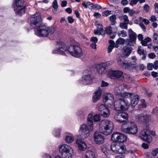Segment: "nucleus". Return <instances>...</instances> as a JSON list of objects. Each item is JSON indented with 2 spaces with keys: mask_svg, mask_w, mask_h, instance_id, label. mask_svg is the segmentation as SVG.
Instances as JSON below:
<instances>
[{
  "mask_svg": "<svg viewBox=\"0 0 158 158\" xmlns=\"http://www.w3.org/2000/svg\"><path fill=\"white\" fill-rule=\"evenodd\" d=\"M97 108L99 114L105 117H108L110 114V112L108 108L103 104H98Z\"/></svg>",
  "mask_w": 158,
  "mask_h": 158,
  "instance_id": "nucleus-11",
  "label": "nucleus"
},
{
  "mask_svg": "<svg viewBox=\"0 0 158 158\" xmlns=\"http://www.w3.org/2000/svg\"><path fill=\"white\" fill-rule=\"evenodd\" d=\"M95 25L97 26V28L99 31V35H102L104 33V31L103 29L102 25L100 23H97V22L95 23Z\"/></svg>",
  "mask_w": 158,
  "mask_h": 158,
  "instance_id": "nucleus-27",
  "label": "nucleus"
},
{
  "mask_svg": "<svg viewBox=\"0 0 158 158\" xmlns=\"http://www.w3.org/2000/svg\"><path fill=\"white\" fill-rule=\"evenodd\" d=\"M152 134V132L151 131L145 129L140 132V137L142 140L150 143L152 141V137L151 135Z\"/></svg>",
  "mask_w": 158,
  "mask_h": 158,
  "instance_id": "nucleus-9",
  "label": "nucleus"
},
{
  "mask_svg": "<svg viewBox=\"0 0 158 158\" xmlns=\"http://www.w3.org/2000/svg\"><path fill=\"white\" fill-rule=\"evenodd\" d=\"M24 1L23 0H15V3L17 7H21L23 5Z\"/></svg>",
  "mask_w": 158,
  "mask_h": 158,
  "instance_id": "nucleus-36",
  "label": "nucleus"
},
{
  "mask_svg": "<svg viewBox=\"0 0 158 158\" xmlns=\"http://www.w3.org/2000/svg\"><path fill=\"white\" fill-rule=\"evenodd\" d=\"M56 28L54 26L50 27L44 25H41L37 29V33L39 36L43 37H47L49 35L52 34L55 32Z\"/></svg>",
  "mask_w": 158,
  "mask_h": 158,
  "instance_id": "nucleus-3",
  "label": "nucleus"
},
{
  "mask_svg": "<svg viewBox=\"0 0 158 158\" xmlns=\"http://www.w3.org/2000/svg\"><path fill=\"white\" fill-rule=\"evenodd\" d=\"M126 65L127 66L126 68H124L125 69H127L131 70L135 69V63L134 61L132 62L127 63Z\"/></svg>",
  "mask_w": 158,
  "mask_h": 158,
  "instance_id": "nucleus-25",
  "label": "nucleus"
},
{
  "mask_svg": "<svg viewBox=\"0 0 158 158\" xmlns=\"http://www.w3.org/2000/svg\"><path fill=\"white\" fill-rule=\"evenodd\" d=\"M148 56L150 58L152 59H154L156 56V55L154 53H151L149 54Z\"/></svg>",
  "mask_w": 158,
  "mask_h": 158,
  "instance_id": "nucleus-62",
  "label": "nucleus"
},
{
  "mask_svg": "<svg viewBox=\"0 0 158 158\" xmlns=\"http://www.w3.org/2000/svg\"><path fill=\"white\" fill-rule=\"evenodd\" d=\"M106 69L102 63L98 64L97 65V70H104Z\"/></svg>",
  "mask_w": 158,
  "mask_h": 158,
  "instance_id": "nucleus-48",
  "label": "nucleus"
},
{
  "mask_svg": "<svg viewBox=\"0 0 158 158\" xmlns=\"http://www.w3.org/2000/svg\"><path fill=\"white\" fill-rule=\"evenodd\" d=\"M118 36H122V37H125L127 36V32L124 30H123L121 31H119L117 33Z\"/></svg>",
  "mask_w": 158,
  "mask_h": 158,
  "instance_id": "nucleus-37",
  "label": "nucleus"
},
{
  "mask_svg": "<svg viewBox=\"0 0 158 158\" xmlns=\"http://www.w3.org/2000/svg\"><path fill=\"white\" fill-rule=\"evenodd\" d=\"M79 132L81 133V137L83 139L87 138L89 135V130L88 126L83 124L80 127Z\"/></svg>",
  "mask_w": 158,
  "mask_h": 158,
  "instance_id": "nucleus-12",
  "label": "nucleus"
},
{
  "mask_svg": "<svg viewBox=\"0 0 158 158\" xmlns=\"http://www.w3.org/2000/svg\"><path fill=\"white\" fill-rule=\"evenodd\" d=\"M130 98H131V101L133 100H134L135 99L139 100V96L135 93H132Z\"/></svg>",
  "mask_w": 158,
  "mask_h": 158,
  "instance_id": "nucleus-41",
  "label": "nucleus"
},
{
  "mask_svg": "<svg viewBox=\"0 0 158 158\" xmlns=\"http://www.w3.org/2000/svg\"><path fill=\"white\" fill-rule=\"evenodd\" d=\"M93 3H91L89 2H86V3H85V2H83L82 3V5L83 6H84V7L85 8H87L88 7V6H90L91 5H92V6L93 5Z\"/></svg>",
  "mask_w": 158,
  "mask_h": 158,
  "instance_id": "nucleus-46",
  "label": "nucleus"
},
{
  "mask_svg": "<svg viewBox=\"0 0 158 158\" xmlns=\"http://www.w3.org/2000/svg\"><path fill=\"white\" fill-rule=\"evenodd\" d=\"M147 69L149 70H152L153 69V64L151 63L148 64L147 65Z\"/></svg>",
  "mask_w": 158,
  "mask_h": 158,
  "instance_id": "nucleus-54",
  "label": "nucleus"
},
{
  "mask_svg": "<svg viewBox=\"0 0 158 158\" xmlns=\"http://www.w3.org/2000/svg\"><path fill=\"white\" fill-rule=\"evenodd\" d=\"M125 40L123 38H119L116 41V43L118 44H123L125 43Z\"/></svg>",
  "mask_w": 158,
  "mask_h": 158,
  "instance_id": "nucleus-39",
  "label": "nucleus"
},
{
  "mask_svg": "<svg viewBox=\"0 0 158 158\" xmlns=\"http://www.w3.org/2000/svg\"><path fill=\"white\" fill-rule=\"evenodd\" d=\"M137 52L140 55H143L146 53V52H144L143 49H141V46L138 47Z\"/></svg>",
  "mask_w": 158,
  "mask_h": 158,
  "instance_id": "nucleus-44",
  "label": "nucleus"
},
{
  "mask_svg": "<svg viewBox=\"0 0 158 158\" xmlns=\"http://www.w3.org/2000/svg\"><path fill=\"white\" fill-rule=\"evenodd\" d=\"M68 47L63 42H59L57 43L56 49L52 51L53 54H58L62 55H65V52H68Z\"/></svg>",
  "mask_w": 158,
  "mask_h": 158,
  "instance_id": "nucleus-7",
  "label": "nucleus"
},
{
  "mask_svg": "<svg viewBox=\"0 0 158 158\" xmlns=\"http://www.w3.org/2000/svg\"><path fill=\"white\" fill-rule=\"evenodd\" d=\"M143 9L146 12H148L149 9H150L149 6L147 4H145L143 6Z\"/></svg>",
  "mask_w": 158,
  "mask_h": 158,
  "instance_id": "nucleus-50",
  "label": "nucleus"
},
{
  "mask_svg": "<svg viewBox=\"0 0 158 158\" xmlns=\"http://www.w3.org/2000/svg\"><path fill=\"white\" fill-rule=\"evenodd\" d=\"M114 48L113 46L109 45L108 47L107 52L108 53H110Z\"/></svg>",
  "mask_w": 158,
  "mask_h": 158,
  "instance_id": "nucleus-63",
  "label": "nucleus"
},
{
  "mask_svg": "<svg viewBox=\"0 0 158 158\" xmlns=\"http://www.w3.org/2000/svg\"><path fill=\"white\" fill-rule=\"evenodd\" d=\"M85 114L86 113L85 111L82 109L79 110L77 113L78 115L81 118H83Z\"/></svg>",
  "mask_w": 158,
  "mask_h": 158,
  "instance_id": "nucleus-34",
  "label": "nucleus"
},
{
  "mask_svg": "<svg viewBox=\"0 0 158 158\" xmlns=\"http://www.w3.org/2000/svg\"><path fill=\"white\" fill-rule=\"evenodd\" d=\"M111 11L106 10L103 13V15L104 16H107L111 14Z\"/></svg>",
  "mask_w": 158,
  "mask_h": 158,
  "instance_id": "nucleus-49",
  "label": "nucleus"
},
{
  "mask_svg": "<svg viewBox=\"0 0 158 158\" xmlns=\"http://www.w3.org/2000/svg\"><path fill=\"white\" fill-rule=\"evenodd\" d=\"M129 104L127 100L124 98H119L115 102L114 109L116 110L126 111L129 108Z\"/></svg>",
  "mask_w": 158,
  "mask_h": 158,
  "instance_id": "nucleus-4",
  "label": "nucleus"
},
{
  "mask_svg": "<svg viewBox=\"0 0 158 158\" xmlns=\"http://www.w3.org/2000/svg\"><path fill=\"white\" fill-rule=\"evenodd\" d=\"M118 149L117 153L119 154H123L126 152V148L124 145H118Z\"/></svg>",
  "mask_w": 158,
  "mask_h": 158,
  "instance_id": "nucleus-26",
  "label": "nucleus"
},
{
  "mask_svg": "<svg viewBox=\"0 0 158 158\" xmlns=\"http://www.w3.org/2000/svg\"><path fill=\"white\" fill-rule=\"evenodd\" d=\"M121 130L123 132L130 134H135L137 133L138 129L135 123L131 121H129L123 124L121 126Z\"/></svg>",
  "mask_w": 158,
  "mask_h": 158,
  "instance_id": "nucleus-2",
  "label": "nucleus"
},
{
  "mask_svg": "<svg viewBox=\"0 0 158 158\" xmlns=\"http://www.w3.org/2000/svg\"><path fill=\"white\" fill-rule=\"evenodd\" d=\"M121 118L124 120V122L127 121L128 119V114L125 112H120Z\"/></svg>",
  "mask_w": 158,
  "mask_h": 158,
  "instance_id": "nucleus-30",
  "label": "nucleus"
},
{
  "mask_svg": "<svg viewBox=\"0 0 158 158\" xmlns=\"http://www.w3.org/2000/svg\"><path fill=\"white\" fill-rule=\"evenodd\" d=\"M153 68L155 69H157L158 68V60L156 61L154 63Z\"/></svg>",
  "mask_w": 158,
  "mask_h": 158,
  "instance_id": "nucleus-58",
  "label": "nucleus"
},
{
  "mask_svg": "<svg viewBox=\"0 0 158 158\" xmlns=\"http://www.w3.org/2000/svg\"><path fill=\"white\" fill-rule=\"evenodd\" d=\"M118 147V145L115 144V143L112 144L110 145V149L114 153H117Z\"/></svg>",
  "mask_w": 158,
  "mask_h": 158,
  "instance_id": "nucleus-32",
  "label": "nucleus"
},
{
  "mask_svg": "<svg viewBox=\"0 0 158 158\" xmlns=\"http://www.w3.org/2000/svg\"><path fill=\"white\" fill-rule=\"evenodd\" d=\"M115 90V91H117V95L120 94L122 97L125 98H130L132 94L131 93H129L128 92H125L122 94L121 90H119L118 88H116Z\"/></svg>",
  "mask_w": 158,
  "mask_h": 158,
  "instance_id": "nucleus-21",
  "label": "nucleus"
},
{
  "mask_svg": "<svg viewBox=\"0 0 158 158\" xmlns=\"http://www.w3.org/2000/svg\"><path fill=\"white\" fill-rule=\"evenodd\" d=\"M25 6H23L18 11L16 12V14H17L20 15H21L22 14H24L25 12Z\"/></svg>",
  "mask_w": 158,
  "mask_h": 158,
  "instance_id": "nucleus-38",
  "label": "nucleus"
},
{
  "mask_svg": "<svg viewBox=\"0 0 158 158\" xmlns=\"http://www.w3.org/2000/svg\"><path fill=\"white\" fill-rule=\"evenodd\" d=\"M93 77L90 74L83 76L80 80L79 82L82 84H91L93 82Z\"/></svg>",
  "mask_w": 158,
  "mask_h": 158,
  "instance_id": "nucleus-13",
  "label": "nucleus"
},
{
  "mask_svg": "<svg viewBox=\"0 0 158 158\" xmlns=\"http://www.w3.org/2000/svg\"><path fill=\"white\" fill-rule=\"evenodd\" d=\"M87 121H88V125L90 128V130L93 131V115L91 114H89L88 116Z\"/></svg>",
  "mask_w": 158,
  "mask_h": 158,
  "instance_id": "nucleus-22",
  "label": "nucleus"
},
{
  "mask_svg": "<svg viewBox=\"0 0 158 158\" xmlns=\"http://www.w3.org/2000/svg\"><path fill=\"white\" fill-rule=\"evenodd\" d=\"M106 34H111L112 33V28L110 26L109 27H107L106 28Z\"/></svg>",
  "mask_w": 158,
  "mask_h": 158,
  "instance_id": "nucleus-42",
  "label": "nucleus"
},
{
  "mask_svg": "<svg viewBox=\"0 0 158 158\" xmlns=\"http://www.w3.org/2000/svg\"><path fill=\"white\" fill-rule=\"evenodd\" d=\"M116 17L115 15H112L109 17V19L111 22V24L112 25H114L116 23Z\"/></svg>",
  "mask_w": 158,
  "mask_h": 158,
  "instance_id": "nucleus-29",
  "label": "nucleus"
},
{
  "mask_svg": "<svg viewBox=\"0 0 158 158\" xmlns=\"http://www.w3.org/2000/svg\"><path fill=\"white\" fill-rule=\"evenodd\" d=\"M102 94V90L100 88H98L94 94L93 97V101L95 102L98 101L101 98Z\"/></svg>",
  "mask_w": 158,
  "mask_h": 158,
  "instance_id": "nucleus-17",
  "label": "nucleus"
},
{
  "mask_svg": "<svg viewBox=\"0 0 158 158\" xmlns=\"http://www.w3.org/2000/svg\"><path fill=\"white\" fill-rule=\"evenodd\" d=\"M52 6L54 9H56L58 7V5L57 4V1L56 0H55L52 2Z\"/></svg>",
  "mask_w": 158,
  "mask_h": 158,
  "instance_id": "nucleus-47",
  "label": "nucleus"
},
{
  "mask_svg": "<svg viewBox=\"0 0 158 158\" xmlns=\"http://www.w3.org/2000/svg\"><path fill=\"white\" fill-rule=\"evenodd\" d=\"M157 153H158V148L154 149L152 152V154L154 156H156Z\"/></svg>",
  "mask_w": 158,
  "mask_h": 158,
  "instance_id": "nucleus-53",
  "label": "nucleus"
},
{
  "mask_svg": "<svg viewBox=\"0 0 158 158\" xmlns=\"http://www.w3.org/2000/svg\"><path fill=\"white\" fill-rule=\"evenodd\" d=\"M128 24L125 22L122 23H120L119 26L122 29H127V24Z\"/></svg>",
  "mask_w": 158,
  "mask_h": 158,
  "instance_id": "nucleus-45",
  "label": "nucleus"
},
{
  "mask_svg": "<svg viewBox=\"0 0 158 158\" xmlns=\"http://www.w3.org/2000/svg\"><path fill=\"white\" fill-rule=\"evenodd\" d=\"M127 137L124 134L118 132H114L111 135V139L113 141L123 143L127 140Z\"/></svg>",
  "mask_w": 158,
  "mask_h": 158,
  "instance_id": "nucleus-10",
  "label": "nucleus"
},
{
  "mask_svg": "<svg viewBox=\"0 0 158 158\" xmlns=\"http://www.w3.org/2000/svg\"><path fill=\"white\" fill-rule=\"evenodd\" d=\"M114 63V61L113 60H110L106 62L102 63L104 67L106 69V67H109Z\"/></svg>",
  "mask_w": 158,
  "mask_h": 158,
  "instance_id": "nucleus-31",
  "label": "nucleus"
},
{
  "mask_svg": "<svg viewBox=\"0 0 158 158\" xmlns=\"http://www.w3.org/2000/svg\"><path fill=\"white\" fill-rule=\"evenodd\" d=\"M76 143L78 146L79 149L81 151H84L87 148V146L85 143L81 139H77L76 140Z\"/></svg>",
  "mask_w": 158,
  "mask_h": 158,
  "instance_id": "nucleus-20",
  "label": "nucleus"
},
{
  "mask_svg": "<svg viewBox=\"0 0 158 158\" xmlns=\"http://www.w3.org/2000/svg\"><path fill=\"white\" fill-rule=\"evenodd\" d=\"M138 2V0H131L129 4L130 5L133 6L136 4Z\"/></svg>",
  "mask_w": 158,
  "mask_h": 158,
  "instance_id": "nucleus-51",
  "label": "nucleus"
},
{
  "mask_svg": "<svg viewBox=\"0 0 158 158\" xmlns=\"http://www.w3.org/2000/svg\"><path fill=\"white\" fill-rule=\"evenodd\" d=\"M95 155L94 152L91 150L86 151L85 158H95Z\"/></svg>",
  "mask_w": 158,
  "mask_h": 158,
  "instance_id": "nucleus-23",
  "label": "nucleus"
},
{
  "mask_svg": "<svg viewBox=\"0 0 158 158\" xmlns=\"http://www.w3.org/2000/svg\"><path fill=\"white\" fill-rule=\"evenodd\" d=\"M123 73L119 70H111L109 71V75L111 78L118 79L121 77Z\"/></svg>",
  "mask_w": 158,
  "mask_h": 158,
  "instance_id": "nucleus-16",
  "label": "nucleus"
},
{
  "mask_svg": "<svg viewBox=\"0 0 158 158\" xmlns=\"http://www.w3.org/2000/svg\"><path fill=\"white\" fill-rule=\"evenodd\" d=\"M74 139V137L70 135L67 136L65 138L66 141L68 143H72Z\"/></svg>",
  "mask_w": 158,
  "mask_h": 158,
  "instance_id": "nucleus-35",
  "label": "nucleus"
},
{
  "mask_svg": "<svg viewBox=\"0 0 158 158\" xmlns=\"http://www.w3.org/2000/svg\"><path fill=\"white\" fill-rule=\"evenodd\" d=\"M114 119L117 121V122L122 123L124 122V120L121 118L120 113H115L114 116Z\"/></svg>",
  "mask_w": 158,
  "mask_h": 158,
  "instance_id": "nucleus-28",
  "label": "nucleus"
},
{
  "mask_svg": "<svg viewBox=\"0 0 158 158\" xmlns=\"http://www.w3.org/2000/svg\"><path fill=\"white\" fill-rule=\"evenodd\" d=\"M132 50V48H131L128 47L126 48L124 51V55L127 56H129L131 54Z\"/></svg>",
  "mask_w": 158,
  "mask_h": 158,
  "instance_id": "nucleus-33",
  "label": "nucleus"
},
{
  "mask_svg": "<svg viewBox=\"0 0 158 158\" xmlns=\"http://www.w3.org/2000/svg\"><path fill=\"white\" fill-rule=\"evenodd\" d=\"M114 126L113 123L109 120H102L100 122L99 131L105 135H108L112 132Z\"/></svg>",
  "mask_w": 158,
  "mask_h": 158,
  "instance_id": "nucleus-1",
  "label": "nucleus"
},
{
  "mask_svg": "<svg viewBox=\"0 0 158 158\" xmlns=\"http://www.w3.org/2000/svg\"><path fill=\"white\" fill-rule=\"evenodd\" d=\"M117 62L119 66L123 68H126L127 66L126 65L127 63L126 62V61L123 58L121 59L120 58H118Z\"/></svg>",
  "mask_w": 158,
  "mask_h": 158,
  "instance_id": "nucleus-24",
  "label": "nucleus"
},
{
  "mask_svg": "<svg viewBox=\"0 0 158 158\" xmlns=\"http://www.w3.org/2000/svg\"><path fill=\"white\" fill-rule=\"evenodd\" d=\"M68 52H69L72 56L75 57H79L82 56V49L77 45H70L68 47Z\"/></svg>",
  "mask_w": 158,
  "mask_h": 158,
  "instance_id": "nucleus-6",
  "label": "nucleus"
},
{
  "mask_svg": "<svg viewBox=\"0 0 158 158\" xmlns=\"http://www.w3.org/2000/svg\"><path fill=\"white\" fill-rule=\"evenodd\" d=\"M59 150L63 158H71L73 152V149L70 146L65 144L59 146Z\"/></svg>",
  "mask_w": 158,
  "mask_h": 158,
  "instance_id": "nucleus-5",
  "label": "nucleus"
},
{
  "mask_svg": "<svg viewBox=\"0 0 158 158\" xmlns=\"http://www.w3.org/2000/svg\"><path fill=\"white\" fill-rule=\"evenodd\" d=\"M93 119L95 122L99 121L101 119V117L99 114H95L93 117Z\"/></svg>",
  "mask_w": 158,
  "mask_h": 158,
  "instance_id": "nucleus-43",
  "label": "nucleus"
},
{
  "mask_svg": "<svg viewBox=\"0 0 158 158\" xmlns=\"http://www.w3.org/2000/svg\"><path fill=\"white\" fill-rule=\"evenodd\" d=\"M128 34L129 39L126 40V43L127 45L134 46L136 44L137 37L136 34L131 28L128 30Z\"/></svg>",
  "mask_w": 158,
  "mask_h": 158,
  "instance_id": "nucleus-8",
  "label": "nucleus"
},
{
  "mask_svg": "<svg viewBox=\"0 0 158 158\" xmlns=\"http://www.w3.org/2000/svg\"><path fill=\"white\" fill-rule=\"evenodd\" d=\"M68 20L69 23H73L74 21V19L71 16H69L68 17Z\"/></svg>",
  "mask_w": 158,
  "mask_h": 158,
  "instance_id": "nucleus-59",
  "label": "nucleus"
},
{
  "mask_svg": "<svg viewBox=\"0 0 158 158\" xmlns=\"http://www.w3.org/2000/svg\"><path fill=\"white\" fill-rule=\"evenodd\" d=\"M91 7L94 8H97L98 9H100L102 8L101 6L100 5L97 4H93V5L91 6Z\"/></svg>",
  "mask_w": 158,
  "mask_h": 158,
  "instance_id": "nucleus-55",
  "label": "nucleus"
},
{
  "mask_svg": "<svg viewBox=\"0 0 158 158\" xmlns=\"http://www.w3.org/2000/svg\"><path fill=\"white\" fill-rule=\"evenodd\" d=\"M41 21V18L39 13H36L32 15L31 18V25L35 26L39 23Z\"/></svg>",
  "mask_w": 158,
  "mask_h": 158,
  "instance_id": "nucleus-15",
  "label": "nucleus"
},
{
  "mask_svg": "<svg viewBox=\"0 0 158 158\" xmlns=\"http://www.w3.org/2000/svg\"><path fill=\"white\" fill-rule=\"evenodd\" d=\"M121 3L123 5L126 6L128 4V2L127 0H122Z\"/></svg>",
  "mask_w": 158,
  "mask_h": 158,
  "instance_id": "nucleus-64",
  "label": "nucleus"
},
{
  "mask_svg": "<svg viewBox=\"0 0 158 158\" xmlns=\"http://www.w3.org/2000/svg\"><path fill=\"white\" fill-rule=\"evenodd\" d=\"M104 101L107 104H109L112 102L114 100V97L113 95L110 93L107 94L104 96Z\"/></svg>",
  "mask_w": 158,
  "mask_h": 158,
  "instance_id": "nucleus-19",
  "label": "nucleus"
},
{
  "mask_svg": "<svg viewBox=\"0 0 158 158\" xmlns=\"http://www.w3.org/2000/svg\"><path fill=\"white\" fill-rule=\"evenodd\" d=\"M123 19L124 22L128 23L129 20L128 19V16L126 15L123 16Z\"/></svg>",
  "mask_w": 158,
  "mask_h": 158,
  "instance_id": "nucleus-52",
  "label": "nucleus"
},
{
  "mask_svg": "<svg viewBox=\"0 0 158 158\" xmlns=\"http://www.w3.org/2000/svg\"><path fill=\"white\" fill-rule=\"evenodd\" d=\"M158 113V107H157L152 110V113L154 114H157Z\"/></svg>",
  "mask_w": 158,
  "mask_h": 158,
  "instance_id": "nucleus-57",
  "label": "nucleus"
},
{
  "mask_svg": "<svg viewBox=\"0 0 158 158\" xmlns=\"http://www.w3.org/2000/svg\"><path fill=\"white\" fill-rule=\"evenodd\" d=\"M109 42L110 44V46H113L114 47H117L118 45L117 44H115L114 42L112 40H110Z\"/></svg>",
  "mask_w": 158,
  "mask_h": 158,
  "instance_id": "nucleus-56",
  "label": "nucleus"
},
{
  "mask_svg": "<svg viewBox=\"0 0 158 158\" xmlns=\"http://www.w3.org/2000/svg\"><path fill=\"white\" fill-rule=\"evenodd\" d=\"M139 99H135L134 100H132L131 101V106L132 108H134L136 105L139 101Z\"/></svg>",
  "mask_w": 158,
  "mask_h": 158,
  "instance_id": "nucleus-40",
  "label": "nucleus"
},
{
  "mask_svg": "<svg viewBox=\"0 0 158 158\" xmlns=\"http://www.w3.org/2000/svg\"><path fill=\"white\" fill-rule=\"evenodd\" d=\"M94 137L95 142L96 144H101L104 143L105 138L102 134L97 132H95Z\"/></svg>",
  "mask_w": 158,
  "mask_h": 158,
  "instance_id": "nucleus-14",
  "label": "nucleus"
},
{
  "mask_svg": "<svg viewBox=\"0 0 158 158\" xmlns=\"http://www.w3.org/2000/svg\"><path fill=\"white\" fill-rule=\"evenodd\" d=\"M109 85V84L107 82L102 81V82L101 86L102 87H106L108 86Z\"/></svg>",
  "mask_w": 158,
  "mask_h": 158,
  "instance_id": "nucleus-60",
  "label": "nucleus"
},
{
  "mask_svg": "<svg viewBox=\"0 0 158 158\" xmlns=\"http://www.w3.org/2000/svg\"><path fill=\"white\" fill-rule=\"evenodd\" d=\"M148 118V115L147 114H139L135 116L136 120L141 122H145Z\"/></svg>",
  "mask_w": 158,
  "mask_h": 158,
  "instance_id": "nucleus-18",
  "label": "nucleus"
},
{
  "mask_svg": "<svg viewBox=\"0 0 158 158\" xmlns=\"http://www.w3.org/2000/svg\"><path fill=\"white\" fill-rule=\"evenodd\" d=\"M90 40L94 43H96L98 41V39L96 37H93L91 38Z\"/></svg>",
  "mask_w": 158,
  "mask_h": 158,
  "instance_id": "nucleus-61",
  "label": "nucleus"
}]
</instances>
